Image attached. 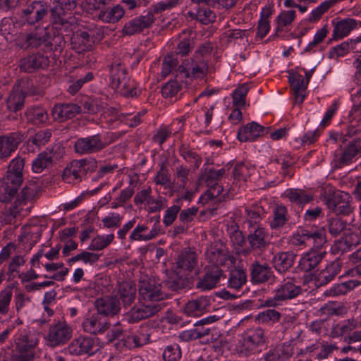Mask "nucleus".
<instances>
[{
	"mask_svg": "<svg viewBox=\"0 0 361 361\" xmlns=\"http://www.w3.org/2000/svg\"><path fill=\"white\" fill-rule=\"evenodd\" d=\"M23 159L11 160L6 176L0 180V202H8L16 194L23 182Z\"/></svg>",
	"mask_w": 361,
	"mask_h": 361,
	"instance_id": "1",
	"label": "nucleus"
},
{
	"mask_svg": "<svg viewBox=\"0 0 361 361\" xmlns=\"http://www.w3.org/2000/svg\"><path fill=\"white\" fill-rule=\"evenodd\" d=\"M37 336L25 329L19 331L14 338L15 349L12 351L11 361H31L35 357L38 345Z\"/></svg>",
	"mask_w": 361,
	"mask_h": 361,
	"instance_id": "2",
	"label": "nucleus"
},
{
	"mask_svg": "<svg viewBox=\"0 0 361 361\" xmlns=\"http://www.w3.org/2000/svg\"><path fill=\"white\" fill-rule=\"evenodd\" d=\"M326 243V236L324 227L297 231L289 239L290 245L299 247L312 245L314 247L322 248Z\"/></svg>",
	"mask_w": 361,
	"mask_h": 361,
	"instance_id": "3",
	"label": "nucleus"
},
{
	"mask_svg": "<svg viewBox=\"0 0 361 361\" xmlns=\"http://www.w3.org/2000/svg\"><path fill=\"white\" fill-rule=\"evenodd\" d=\"M110 80L112 87L126 97H135L140 93L128 77L125 66L120 63L111 66Z\"/></svg>",
	"mask_w": 361,
	"mask_h": 361,
	"instance_id": "4",
	"label": "nucleus"
},
{
	"mask_svg": "<svg viewBox=\"0 0 361 361\" xmlns=\"http://www.w3.org/2000/svg\"><path fill=\"white\" fill-rule=\"evenodd\" d=\"M73 328L65 319H60L49 326L44 338L48 347L57 348L66 345L73 336Z\"/></svg>",
	"mask_w": 361,
	"mask_h": 361,
	"instance_id": "5",
	"label": "nucleus"
},
{
	"mask_svg": "<svg viewBox=\"0 0 361 361\" xmlns=\"http://www.w3.org/2000/svg\"><path fill=\"white\" fill-rule=\"evenodd\" d=\"M301 292L302 288L295 283V279L287 278L279 285L274 295L264 301V305L273 307L282 305L284 302L296 298Z\"/></svg>",
	"mask_w": 361,
	"mask_h": 361,
	"instance_id": "6",
	"label": "nucleus"
},
{
	"mask_svg": "<svg viewBox=\"0 0 361 361\" xmlns=\"http://www.w3.org/2000/svg\"><path fill=\"white\" fill-rule=\"evenodd\" d=\"M198 256L190 248H184L178 255L173 267L174 273L182 279H187L192 274H197Z\"/></svg>",
	"mask_w": 361,
	"mask_h": 361,
	"instance_id": "7",
	"label": "nucleus"
},
{
	"mask_svg": "<svg viewBox=\"0 0 361 361\" xmlns=\"http://www.w3.org/2000/svg\"><path fill=\"white\" fill-rule=\"evenodd\" d=\"M209 66L205 58H200L193 55L191 58L185 59L179 66V74L177 78L183 76L190 80L203 79L207 73Z\"/></svg>",
	"mask_w": 361,
	"mask_h": 361,
	"instance_id": "8",
	"label": "nucleus"
},
{
	"mask_svg": "<svg viewBox=\"0 0 361 361\" xmlns=\"http://www.w3.org/2000/svg\"><path fill=\"white\" fill-rule=\"evenodd\" d=\"M49 6L44 1H34L23 8L20 15V24L35 25L48 15Z\"/></svg>",
	"mask_w": 361,
	"mask_h": 361,
	"instance_id": "9",
	"label": "nucleus"
},
{
	"mask_svg": "<svg viewBox=\"0 0 361 361\" xmlns=\"http://www.w3.org/2000/svg\"><path fill=\"white\" fill-rule=\"evenodd\" d=\"M30 82L27 79L20 80L16 84L6 99V106L9 111L17 112L25 105L26 95L31 94Z\"/></svg>",
	"mask_w": 361,
	"mask_h": 361,
	"instance_id": "10",
	"label": "nucleus"
},
{
	"mask_svg": "<svg viewBox=\"0 0 361 361\" xmlns=\"http://www.w3.org/2000/svg\"><path fill=\"white\" fill-rule=\"evenodd\" d=\"M166 298V294L162 290L161 284L155 278L142 279L140 281V300L158 302Z\"/></svg>",
	"mask_w": 361,
	"mask_h": 361,
	"instance_id": "11",
	"label": "nucleus"
},
{
	"mask_svg": "<svg viewBox=\"0 0 361 361\" xmlns=\"http://www.w3.org/2000/svg\"><path fill=\"white\" fill-rule=\"evenodd\" d=\"M155 18L152 11H147L145 15L135 17L126 22L122 28L123 35L131 36L150 27L154 23Z\"/></svg>",
	"mask_w": 361,
	"mask_h": 361,
	"instance_id": "12",
	"label": "nucleus"
},
{
	"mask_svg": "<svg viewBox=\"0 0 361 361\" xmlns=\"http://www.w3.org/2000/svg\"><path fill=\"white\" fill-rule=\"evenodd\" d=\"M106 147L99 134L78 138L74 144L77 154H90L98 152Z\"/></svg>",
	"mask_w": 361,
	"mask_h": 361,
	"instance_id": "13",
	"label": "nucleus"
},
{
	"mask_svg": "<svg viewBox=\"0 0 361 361\" xmlns=\"http://www.w3.org/2000/svg\"><path fill=\"white\" fill-rule=\"evenodd\" d=\"M264 342V334L263 330L256 329L240 341L237 346L238 353L241 356H247Z\"/></svg>",
	"mask_w": 361,
	"mask_h": 361,
	"instance_id": "14",
	"label": "nucleus"
},
{
	"mask_svg": "<svg viewBox=\"0 0 361 361\" xmlns=\"http://www.w3.org/2000/svg\"><path fill=\"white\" fill-rule=\"evenodd\" d=\"M348 193L338 191L329 196L326 200L328 209L336 215H348L352 212Z\"/></svg>",
	"mask_w": 361,
	"mask_h": 361,
	"instance_id": "15",
	"label": "nucleus"
},
{
	"mask_svg": "<svg viewBox=\"0 0 361 361\" xmlns=\"http://www.w3.org/2000/svg\"><path fill=\"white\" fill-rule=\"evenodd\" d=\"M24 134L20 131L13 132L0 136V159L11 157L19 144L24 140Z\"/></svg>",
	"mask_w": 361,
	"mask_h": 361,
	"instance_id": "16",
	"label": "nucleus"
},
{
	"mask_svg": "<svg viewBox=\"0 0 361 361\" xmlns=\"http://www.w3.org/2000/svg\"><path fill=\"white\" fill-rule=\"evenodd\" d=\"M247 241L252 250H261L269 243V232L262 225H254L248 227Z\"/></svg>",
	"mask_w": 361,
	"mask_h": 361,
	"instance_id": "17",
	"label": "nucleus"
},
{
	"mask_svg": "<svg viewBox=\"0 0 361 361\" xmlns=\"http://www.w3.org/2000/svg\"><path fill=\"white\" fill-rule=\"evenodd\" d=\"M326 251L322 248L312 247L302 254L299 261V269L305 272L314 269L322 260L326 255Z\"/></svg>",
	"mask_w": 361,
	"mask_h": 361,
	"instance_id": "18",
	"label": "nucleus"
},
{
	"mask_svg": "<svg viewBox=\"0 0 361 361\" xmlns=\"http://www.w3.org/2000/svg\"><path fill=\"white\" fill-rule=\"evenodd\" d=\"M94 341L90 337L80 336L75 338L68 345L67 351L72 355H81L83 354H93L97 350Z\"/></svg>",
	"mask_w": 361,
	"mask_h": 361,
	"instance_id": "19",
	"label": "nucleus"
},
{
	"mask_svg": "<svg viewBox=\"0 0 361 361\" xmlns=\"http://www.w3.org/2000/svg\"><path fill=\"white\" fill-rule=\"evenodd\" d=\"M161 310L159 305H144L132 308L124 315V320L128 323L137 322L142 319L150 317Z\"/></svg>",
	"mask_w": 361,
	"mask_h": 361,
	"instance_id": "20",
	"label": "nucleus"
},
{
	"mask_svg": "<svg viewBox=\"0 0 361 361\" xmlns=\"http://www.w3.org/2000/svg\"><path fill=\"white\" fill-rule=\"evenodd\" d=\"M222 276L223 271L219 267L207 268L204 275L197 282V287L203 291L210 290L216 287Z\"/></svg>",
	"mask_w": 361,
	"mask_h": 361,
	"instance_id": "21",
	"label": "nucleus"
},
{
	"mask_svg": "<svg viewBox=\"0 0 361 361\" xmlns=\"http://www.w3.org/2000/svg\"><path fill=\"white\" fill-rule=\"evenodd\" d=\"M188 16L203 25H209L216 20L215 13L205 4H197L188 12Z\"/></svg>",
	"mask_w": 361,
	"mask_h": 361,
	"instance_id": "22",
	"label": "nucleus"
},
{
	"mask_svg": "<svg viewBox=\"0 0 361 361\" xmlns=\"http://www.w3.org/2000/svg\"><path fill=\"white\" fill-rule=\"evenodd\" d=\"M81 108L72 103L56 104L51 111V114L55 121H65L75 116L80 113Z\"/></svg>",
	"mask_w": 361,
	"mask_h": 361,
	"instance_id": "23",
	"label": "nucleus"
},
{
	"mask_svg": "<svg viewBox=\"0 0 361 361\" xmlns=\"http://www.w3.org/2000/svg\"><path fill=\"white\" fill-rule=\"evenodd\" d=\"M361 153V140H354L340 152H335V157L340 166L348 164L358 154Z\"/></svg>",
	"mask_w": 361,
	"mask_h": 361,
	"instance_id": "24",
	"label": "nucleus"
},
{
	"mask_svg": "<svg viewBox=\"0 0 361 361\" xmlns=\"http://www.w3.org/2000/svg\"><path fill=\"white\" fill-rule=\"evenodd\" d=\"M82 326L85 332L98 334H103L109 328L110 324L97 313L86 318L83 321Z\"/></svg>",
	"mask_w": 361,
	"mask_h": 361,
	"instance_id": "25",
	"label": "nucleus"
},
{
	"mask_svg": "<svg viewBox=\"0 0 361 361\" xmlns=\"http://www.w3.org/2000/svg\"><path fill=\"white\" fill-rule=\"evenodd\" d=\"M95 305L98 314L105 316H114L121 310L120 302L116 296L97 299Z\"/></svg>",
	"mask_w": 361,
	"mask_h": 361,
	"instance_id": "26",
	"label": "nucleus"
},
{
	"mask_svg": "<svg viewBox=\"0 0 361 361\" xmlns=\"http://www.w3.org/2000/svg\"><path fill=\"white\" fill-rule=\"evenodd\" d=\"M252 281L257 283H262L274 278V272L267 263L254 262L250 268Z\"/></svg>",
	"mask_w": 361,
	"mask_h": 361,
	"instance_id": "27",
	"label": "nucleus"
},
{
	"mask_svg": "<svg viewBox=\"0 0 361 361\" xmlns=\"http://www.w3.org/2000/svg\"><path fill=\"white\" fill-rule=\"evenodd\" d=\"M158 234L159 229L155 225L149 230L146 224H137L130 233L129 240L146 242L154 239Z\"/></svg>",
	"mask_w": 361,
	"mask_h": 361,
	"instance_id": "28",
	"label": "nucleus"
},
{
	"mask_svg": "<svg viewBox=\"0 0 361 361\" xmlns=\"http://www.w3.org/2000/svg\"><path fill=\"white\" fill-rule=\"evenodd\" d=\"M334 30L332 37L334 39H342L357 26V21L354 18H344L337 21L333 20Z\"/></svg>",
	"mask_w": 361,
	"mask_h": 361,
	"instance_id": "29",
	"label": "nucleus"
},
{
	"mask_svg": "<svg viewBox=\"0 0 361 361\" xmlns=\"http://www.w3.org/2000/svg\"><path fill=\"white\" fill-rule=\"evenodd\" d=\"M288 209L283 204H277L269 218V226L272 231L281 230L288 221Z\"/></svg>",
	"mask_w": 361,
	"mask_h": 361,
	"instance_id": "30",
	"label": "nucleus"
},
{
	"mask_svg": "<svg viewBox=\"0 0 361 361\" xmlns=\"http://www.w3.org/2000/svg\"><path fill=\"white\" fill-rule=\"evenodd\" d=\"M49 38L47 29L44 27H38L34 32L27 34L23 37V47L37 48L46 42Z\"/></svg>",
	"mask_w": 361,
	"mask_h": 361,
	"instance_id": "31",
	"label": "nucleus"
},
{
	"mask_svg": "<svg viewBox=\"0 0 361 361\" xmlns=\"http://www.w3.org/2000/svg\"><path fill=\"white\" fill-rule=\"evenodd\" d=\"M226 173L225 169H209L204 175V181L207 186L209 188L214 196H218L223 191V187L219 185V181Z\"/></svg>",
	"mask_w": 361,
	"mask_h": 361,
	"instance_id": "32",
	"label": "nucleus"
},
{
	"mask_svg": "<svg viewBox=\"0 0 361 361\" xmlns=\"http://www.w3.org/2000/svg\"><path fill=\"white\" fill-rule=\"evenodd\" d=\"M264 131L263 126L253 121L239 129L237 137L240 142H252L262 135Z\"/></svg>",
	"mask_w": 361,
	"mask_h": 361,
	"instance_id": "33",
	"label": "nucleus"
},
{
	"mask_svg": "<svg viewBox=\"0 0 361 361\" xmlns=\"http://www.w3.org/2000/svg\"><path fill=\"white\" fill-rule=\"evenodd\" d=\"M47 57L41 54H32L23 58L20 61V70L31 73L38 68H44L48 65Z\"/></svg>",
	"mask_w": 361,
	"mask_h": 361,
	"instance_id": "34",
	"label": "nucleus"
},
{
	"mask_svg": "<svg viewBox=\"0 0 361 361\" xmlns=\"http://www.w3.org/2000/svg\"><path fill=\"white\" fill-rule=\"evenodd\" d=\"M71 48L78 53L89 51L92 48V41L90 34L83 30H79L73 34L71 38Z\"/></svg>",
	"mask_w": 361,
	"mask_h": 361,
	"instance_id": "35",
	"label": "nucleus"
},
{
	"mask_svg": "<svg viewBox=\"0 0 361 361\" xmlns=\"http://www.w3.org/2000/svg\"><path fill=\"white\" fill-rule=\"evenodd\" d=\"M206 257L214 266L223 265L228 259L227 252L221 244H211L207 249Z\"/></svg>",
	"mask_w": 361,
	"mask_h": 361,
	"instance_id": "36",
	"label": "nucleus"
},
{
	"mask_svg": "<svg viewBox=\"0 0 361 361\" xmlns=\"http://www.w3.org/2000/svg\"><path fill=\"white\" fill-rule=\"evenodd\" d=\"M13 297V286H7L0 290V319L7 316L10 319L13 317V312L11 310Z\"/></svg>",
	"mask_w": 361,
	"mask_h": 361,
	"instance_id": "37",
	"label": "nucleus"
},
{
	"mask_svg": "<svg viewBox=\"0 0 361 361\" xmlns=\"http://www.w3.org/2000/svg\"><path fill=\"white\" fill-rule=\"evenodd\" d=\"M341 265L338 261L329 263L325 269L321 270L317 275L315 281L319 286H325L331 282L340 272Z\"/></svg>",
	"mask_w": 361,
	"mask_h": 361,
	"instance_id": "38",
	"label": "nucleus"
},
{
	"mask_svg": "<svg viewBox=\"0 0 361 361\" xmlns=\"http://www.w3.org/2000/svg\"><path fill=\"white\" fill-rule=\"evenodd\" d=\"M360 326L361 325L356 319H345L334 325L331 329L330 334L332 338L349 336L353 331L358 329Z\"/></svg>",
	"mask_w": 361,
	"mask_h": 361,
	"instance_id": "39",
	"label": "nucleus"
},
{
	"mask_svg": "<svg viewBox=\"0 0 361 361\" xmlns=\"http://www.w3.org/2000/svg\"><path fill=\"white\" fill-rule=\"evenodd\" d=\"M118 295L124 307L130 306L137 295L136 286L133 282H122L118 284Z\"/></svg>",
	"mask_w": 361,
	"mask_h": 361,
	"instance_id": "40",
	"label": "nucleus"
},
{
	"mask_svg": "<svg viewBox=\"0 0 361 361\" xmlns=\"http://www.w3.org/2000/svg\"><path fill=\"white\" fill-rule=\"evenodd\" d=\"M81 166L82 164L78 160H73L69 166L64 169L62 174L63 180L71 184L80 182L85 177Z\"/></svg>",
	"mask_w": 361,
	"mask_h": 361,
	"instance_id": "41",
	"label": "nucleus"
},
{
	"mask_svg": "<svg viewBox=\"0 0 361 361\" xmlns=\"http://www.w3.org/2000/svg\"><path fill=\"white\" fill-rule=\"evenodd\" d=\"M289 82L295 95V102L301 104L305 97V90L308 83L300 74L289 76Z\"/></svg>",
	"mask_w": 361,
	"mask_h": 361,
	"instance_id": "42",
	"label": "nucleus"
},
{
	"mask_svg": "<svg viewBox=\"0 0 361 361\" xmlns=\"http://www.w3.org/2000/svg\"><path fill=\"white\" fill-rule=\"evenodd\" d=\"M149 328L147 326H141L135 332L128 335L125 343L128 348H136L146 344L149 340Z\"/></svg>",
	"mask_w": 361,
	"mask_h": 361,
	"instance_id": "43",
	"label": "nucleus"
},
{
	"mask_svg": "<svg viewBox=\"0 0 361 361\" xmlns=\"http://www.w3.org/2000/svg\"><path fill=\"white\" fill-rule=\"evenodd\" d=\"M295 256L292 252L277 253L272 259V263L275 269L280 273L286 271L293 265Z\"/></svg>",
	"mask_w": 361,
	"mask_h": 361,
	"instance_id": "44",
	"label": "nucleus"
},
{
	"mask_svg": "<svg viewBox=\"0 0 361 361\" xmlns=\"http://www.w3.org/2000/svg\"><path fill=\"white\" fill-rule=\"evenodd\" d=\"M210 306V300L204 296L188 302L184 307V312L189 316H197L206 311Z\"/></svg>",
	"mask_w": 361,
	"mask_h": 361,
	"instance_id": "45",
	"label": "nucleus"
},
{
	"mask_svg": "<svg viewBox=\"0 0 361 361\" xmlns=\"http://www.w3.org/2000/svg\"><path fill=\"white\" fill-rule=\"evenodd\" d=\"M284 196L291 202L303 206L313 200V195L298 188L287 189Z\"/></svg>",
	"mask_w": 361,
	"mask_h": 361,
	"instance_id": "46",
	"label": "nucleus"
},
{
	"mask_svg": "<svg viewBox=\"0 0 361 361\" xmlns=\"http://www.w3.org/2000/svg\"><path fill=\"white\" fill-rule=\"evenodd\" d=\"M25 116L27 122L32 124L44 123L49 119L47 110L40 106H33L27 108Z\"/></svg>",
	"mask_w": 361,
	"mask_h": 361,
	"instance_id": "47",
	"label": "nucleus"
},
{
	"mask_svg": "<svg viewBox=\"0 0 361 361\" xmlns=\"http://www.w3.org/2000/svg\"><path fill=\"white\" fill-rule=\"evenodd\" d=\"M247 282V274L245 270L235 269L231 271L228 279V287L233 290H239Z\"/></svg>",
	"mask_w": 361,
	"mask_h": 361,
	"instance_id": "48",
	"label": "nucleus"
},
{
	"mask_svg": "<svg viewBox=\"0 0 361 361\" xmlns=\"http://www.w3.org/2000/svg\"><path fill=\"white\" fill-rule=\"evenodd\" d=\"M281 314L274 309H268L259 312L255 317V322L259 324L273 325L280 321Z\"/></svg>",
	"mask_w": 361,
	"mask_h": 361,
	"instance_id": "49",
	"label": "nucleus"
},
{
	"mask_svg": "<svg viewBox=\"0 0 361 361\" xmlns=\"http://www.w3.org/2000/svg\"><path fill=\"white\" fill-rule=\"evenodd\" d=\"M180 156L188 163L198 169L202 163L200 156L186 145H181L178 149Z\"/></svg>",
	"mask_w": 361,
	"mask_h": 361,
	"instance_id": "50",
	"label": "nucleus"
},
{
	"mask_svg": "<svg viewBox=\"0 0 361 361\" xmlns=\"http://www.w3.org/2000/svg\"><path fill=\"white\" fill-rule=\"evenodd\" d=\"M124 13L123 8L118 4L111 8L109 11H101L99 15V18L106 23H115L123 18Z\"/></svg>",
	"mask_w": 361,
	"mask_h": 361,
	"instance_id": "51",
	"label": "nucleus"
},
{
	"mask_svg": "<svg viewBox=\"0 0 361 361\" xmlns=\"http://www.w3.org/2000/svg\"><path fill=\"white\" fill-rule=\"evenodd\" d=\"M190 169L183 164L178 165L174 169L173 179L179 189L183 190L186 188L190 180Z\"/></svg>",
	"mask_w": 361,
	"mask_h": 361,
	"instance_id": "52",
	"label": "nucleus"
},
{
	"mask_svg": "<svg viewBox=\"0 0 361 361\" xmlns=\"http://www.w3.org/2000/svg\"><path fill=\"white\" fill-rule=\"evenodd\" d=\"M336 2V0H325L322 1L317 8L313 9L310 13L307 21L310 23H317L322 16Z\"/></svg>",
	"mask_w": 361,
	"mask_h": 361,
	"instance_id": "53",
	"label": "nucleus"
},
{
	"mask_svg": "<svg viewBox=\"0 0 361 361\" xmlns=\"http://www.w3.org/2000/svg\"><path fill=\"white\" fill-rule=\"evenodd\" d=\"M336 2V0H325L322 1L317 8L313 9L310 13L307 21L310 23H317L322 16Z\"/></svg>",
	"mask_w": 361,
	"mask_h": 361,
	"instance_id": "54",
	"label": "nucleus"
},
{
	"mask_svg": "<svg viewBox=\"0 0 361 361\" xmlns=\"http://www.w3.org/2000/svg\"><path fill=\"white\" fill-rule=\"evenodd\" d=\"M153 181L156 185L164 186V188H171V175L165 164L162 163L160 165L159 169L153 178Z\"/></svg>",
	"mask_w": 361,
	"mask_h": 361,
	"instance_id": "55",
	"label": "nucleus"
},
{
	"mask_svg": "<svg viewBox=\"0 0 361 361\" xmlns=\"http://www.w3.org/2000/svg\"><path fill=\"white\" fill-rule=\"evenodd\" d=\"M249 90V85L243 83L233 91L232 99L234 106L243 108L245 106V99Z\"/></svg>",
	"mask_w": 361,
	"mask_h": 361,
	"instance_id": "56",
	"label": "nucleus"
},
{
	"mask_svg": "<svg viewBox=\"0 0 361 361\" xmlns=\"http://www.w3.org/2000/svg\"><path fill=\"white\" fill-rule=\"evenodd\" d=\"M361 285V281L353 279L334 285L331 288L334 295H343Z\"/></svg>",
	"mask_w": 361,
	"mask_h": 361,
	"instance_id": "57",
	"label": "nucleus"
},
{
	"mask_svg": "<svg viewBox=\"0 0 361 361\" xmlns=\"http://www.w3.org/2000/svg\"><path fill=\"white\" fill-rule=\"evenodd\" d=\"M54 156L51 154V152H42L40 153L37 157L32 162V170L35 173H40L46 167L49 166Z\"/></svg>",
	"mask_w": 361,
	"mask_h": 361,
	"instance_id": "58",
	"label": "nucleus"
},
{
	"mask_svg": "<svg viewBox=\"0 0 361 361\" xmlns=\"http://www.w3.org/2000/svg\"><path fill=\"white\" fill-rule=\"evenodd\" d=\"M114 239V235L113 233L97 235L91 240L88 250L93 251L102 250L108 247Z\"/></svg>",
	"mask_w": 361,
	"mask_h": 361,
	"instance_id": "59",
	"label": "nucleus"
},
{
	"mask_svg": "<svg viewBox=\"0 0 361 361\" xmlns=\"http://www.w3.org/2000/svg\"><path fill=\"white\" fill-rule=\"evenodd\" d=\"M174 202V204L166 209L163 216V224L166 227L173 224L181 209L180 199H176Z\"/></svg>",
	"mask_w": 361,
	"mask_h": 361,
	"instance_id": "60",
	"label": "nucleus"
},
{
	"mask_svg": "<svg viewBox=\"0 0 361 361\" xmlns=\"http://www.w3.org/2000/svg\"><path fill=\"white\" fill-rule=\"evenodd\" d=\"M296 16V12L293 10L283 11L276 17L277 27L276 30H283V28L288 27L294 21Z\"/></svg>",
	"mask_w": 361,
	"mask_h": 361,
	"instance_id": "61",
	"label": "nucleus"
},
{
	"mask_svg": "<svg viewBox=\"0 0 361 361\" xmlns=\"http://www.w3.org/2000/svg\"><path fill=\"white\" fill-rule=\"evenodd\" d=\"M145 206L149 213H155L166 207L167 200L164 197L161 195L154 197L151 195Z\"/></svg>",
	"mask_w": 361,
	"mask_h": 361,
	"instance_id": "62",
	"label": "nucleus"
},
{
	"mask_svg": "<svg viewBox=\"0 0 361 361\" xmlns=\"http://www.w3.org/2000/svg\"><path fill=\"white\" fill-rule=\"evenodd\" d=\"M247 216V223L249 226L254 225H259V223L262 220L264 212L260 207H250L245 209Z\"/></svg>",
	"mask_w": 361,
	"mask_h": 361,
	"instance_id": "63",
	"label": "nucleus"
},
{
	"mask_svg": "<svg viewBox=\"0 0 361 361\" xmlns=\"http://www.w3.org/2000/svg\"><path fill=\"white\" fill-rule=\"evenodd\" d=\"M181 357V351L178 344L168 345L164 353V361H178Z\"/></svg>",
	"mask_w": 361,
	"mask_h": 361,
	"instance_id": "64",
	"label": "nucleus"
}]
</instances>
